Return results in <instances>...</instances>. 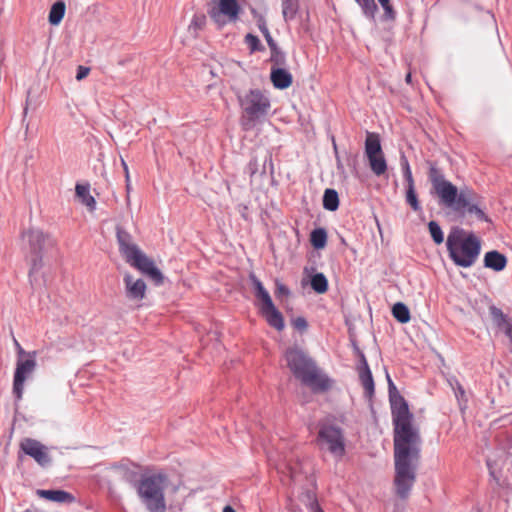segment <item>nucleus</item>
Segmentation results:
<instances>
[{
  "mask_svg": "<svg viewBox=\"0 0 512 512\" xmlns=\"http://www.w3.org/2000/svg\"><path fill=\"white\" fill-rule=\"evenodd\" d=\"M75 193L78 201L86 207L89 212L96 210V200L90 192V187L85 184H77L75 187Z\"/></svg>",
  "mask_w": 512,
  "mask_h": 512,
  "instance_id": "nucleus-21",
  "label": "nucleus"
},
{
  "mask_svg": "<svg viewBox=\"0 0 512 512\" xmlns=\"http://www.w3.org/2000/svg\"><path fill=\"white\" fill-rule=\"evenodd\" d=\"M304 273L305 278L316 293L323 294L328 290V280L323 273L310 274L308 269H305Z\"/></svg>",
  "mask_w": 512,
  "mask_h": 512,
  "instance_id": "nucleus-22",
  "label": "nucleus"
},
{
  "mask_svg": "<svg viewBox=\"0 0 512 512\" xmlns=\"http://www.w3.org/2000/svg\"><path fill=\"white\" fill-rule=\"evenodd\" d=\"M296 11V0H282V14L286 20L293 18L296 14Z\"/></svg>",
  "mask_w": 512,
  "mask_h": 512,
  "instance_id": "nucleus-29",
  "label": "nucleus"
},
{
  "mask_svg": "<svg viewBox=\"0 0 512 512\" xmlns=\"http://www.w3.org/2000/svg\"><path fill=\"white\" fill-rule=\"evenodd\" d=\"M475 194L467 187L460 188L459 204L457 210L463 209L466 213L475 216L477 219H485L483 210L476 203Z\"/></svg>",
  "mask_w": 512,
  "mask_h": 512,
  "instance_id": "nucleus-16",
  "label": "nucleus"
},
{
  "mask_svg": "<svg viewBox=\"0 0 512 512\" xmlns=\"http://www.w3.org/2000/svg\"><path fill=\"white\" fill-rule=\"evenodd\" d=\"M240 105L246 121L254 122L265 117L270 108V99L259 89H251L240 97Z\"/></svg>",
  "mask_w": 512,
  "mask_h": 512,
  "instance_id": "nucleus-6",
  "label": "nucleus"
},
{
  "mask_svg": "<svg viewBox=\"0 0 512 512\" xmlns=\"http://www.w3.org/2000/svg\"><path fill=\"white\" fill-rule=\"evenodd\" d=\"M257 23H258V27H259V29H260V30L262 31V33L264 34V36H265V38H266L267 42L269 43V45H271V46H272L273 41H272V38H271V36H270V34H269V31H268V29H267V27H266V23H265V21H264V19H263V17H262V16H259V17H258V19H257Z\"/></svg>",
  "mask_w": 512,
  "mask_h": 512,
  "instance_id": "nucleus-37",
  "label": "nucleus"
},
{
  "mask_svg": "<svg viewBox=\"0 0 512 512\" xmlns=\"http://www.w3.org/2000/svg\"><path fill=\"white\" fill-rule=\"evenodd\" d=\"M14 342L17 347L18 358H26L27 356H35V352L27 353L24 351V349L20 346V344L16 340H14Z\"/></svg>",
  "mask_w": 512,
  "mask_h": 512,
  "instance_id": "nucleus-44",
  "label": "nucleus"
},
{
  "mask_svg": "<svg viewBox=\"0 0 512 512\" xmlns=\"http://www.w3.org/2000/svg\"><path fill=\"white\" fill-rule=\"evenodd\" d=\"M223 512H236L231 506H225Z\"/></svg>",
  "mask_w": 512,
  "mask_h": 512,
  "instance_id": "nucleus-50",
  "label": "nucleus"
},
{
  "mask_svg": "<svg viewBox=\"0 0 512 512\" xmlns=\"http://www.w3.org/2000/svg\"><path fill=\"white\" fill-rule=\"evenodd\" d=\"M117 239L120 253L128 264L147 275L157 285L163 283L164 277L161 271L122 227H117Z\"/></svg>",
  "mask_w": 512,
  "mask_h": 512,
  "instance_id": "nucleus-3",
  "label": "nucleus"
},
{
  "mask_svg": "<svg viewBox=\"0 0 512 512\" xmlns=\"http://www.w3.org/2000/svg\"><path fill=\"white\" fill-rule=\"evenodd\" d=\"M28 278L31 287L35 291H42L51 282L52 266L48 257L27 258Z\"/></svg>",
  "mask_w": 512,
  "mask_h": 512,
  "instance_id": "nucleus-7",
  "label": "nucleus"
},
{
  "mask_svg": "<svg viewBox=\"0 0 512 512\" xmlns=\"http://www.w3.org/2000/svg\"><path fill=\"white\" fill-rule=\"evenodd\" d=\"M319 445L335 457H342L345 452L342 432L332 425H323L318 434Z\"/></svg>",
  "mask_w": 512,
  "mask_h": 512,
  "instance_id": "nucleus-11",
  "label": "nucleus"
},
{
  "mask_svg": "<svg viewBox=\"0 0 512 512\" xmlns=\"http://www.w3.org/2000/svg\"><path fill=\"white\" fill-rule=\"evenodd\" d=\"M166 485L167 478L163 474L145 477L138 483V497L149 512H165L164 490Z\"/></svg>",
  "mask_w": 512,
  "mask_h": 512,
  "instance_id": "nucleus-5",
  "label": "nucleus"
},
{
  "mask_svg": "<svg viewBox=\"0 0 512 512\" xmlns=\"http://www.w3.org/2000/svg\"><path fill=\"white\" fill-rule=\"evenodd\" d=\"M121 165L123 167V171L125 174L126 189H127V191H129L131 188L129 168L124 159H121Z\"/></svg>",
  "mask_w": 512,
  "mask_h": 512,
  "instance_id": "nucleus-42",
  "label": "nucleus"
},
{
  "mask_svg": "<svg viewBox=\"0 0 512 512\" xmlns=\"http://www.w3.org/2000/svg\"><path fill=\"white\" fill-rule=\"evenodd\" d=\"M251 280L255 297L262 315L272 320H281V315L275 307L269 292L257 278L252 277Z\"/></svg>",
  "mask_w": 512,
  "mask_h": 512,
  "instance_id": "nucleus-14",
  "label": "nucleus"
},
{
  "mask_svg": "<svg viewBox=\"0 0 512 512\" xmlns=\"http://www.w3.org/2000/svg\"><path fill=\"white\" fill-rule=\"evenodd\" d=\"M36 367V356H27L26 358H17L16 369L13 381V393L19 400L22 398L24 383L32 375Z\"/></svg>",
  "mask_w": 512,
  "mask_h": 512,
  "instance_id": "nucleus-13",
  "label": "nucleus"
},
{
  "mask_svg": "<svg viewBox=\"0 0 512 512\" xmlns=\"http://www.w3.org/2000/svg\"><path fill=\"white\" fill-rule=\"evenodd\" d=\"M66 6L62 1L54 3L49 12V23L57 26L61 23L65 15Z\"/></svg>",
  "mask_w": 512,
  "mask_h": 512,
  "instance_id": "nucleus-25",
  "label": "nucleus"
},
{
  "mask_svg": "<svg viewBox=\"0 0 512 512\" xmlns=\"http://www.w3.org/2000/svg\"><path fill=\"white\" fill-rule=\"evenodd\" d=\"M492 316L495 319H499V318L503 317V314H502V312L499 309L493 308L492 309Z\"/></svg>",
  "mask_w": 512,
  "mask_h": 512,
  "instance_id": "nucleus-48",
  "label": "nucleus"
},
{
  "mask_svg": "<svg viewBox=\"0 0 512 512\" xmlns=\"http://www.w3.org/2000/svg\"><path fill=\"white\" fill-rule=\"evenodd\" d=\"M392 314L396 318V320H409L410 319V312L408 307L399 302L396 303L392 308Z\"/></svg>",
  "mask_w": 512,
  "mask_h": 512,
  "instance_id": "nucleus-28",
  "label": "nucleus"
},
{
  "mask_svg": "<svg viewBox=\"0 0 512 512\" xmlns=\"http://www.w3.org/2000/svg\"><path fill=\"white\" fill-rule=\"evenodd\" d=\"M301 502L308 508V510L311 509L313 504H318L315 494L312 491H307L303 493L300 497Z\"/></svg>",
  "mask_w": 512,
  "mask_h": 512,
  "instance_id": "nucleus-33",
  "label": "nucleus"
},
{
  "mask_svg": "<svg viewBox=\"0 0 512 512\" xmlns=\"http://www.w3.org/2000/svg\"><path fill=\"white\" fill-rule=\"evenodd\" d=\"M270 80L274 88L284 90L292 85L293 77L290 72L282 68H273L270 73Z\"/></svg>",
  "mask_w": 512,
  "mask_h": 512,
  "instance_id": "nucleus-20",
  "label": "nucleus"
},
{
  "mask_svg": "<svg viewBox=\"0 0 512 512\" xmlns=\"http://www.w3.org/2000/svg\"><path fill=\"white\" fill-rule=\"evenodd\" d=\"M23 240L28 245V257H48L46 252L53 246L51 236L40 228L32 227L23 233Z\"/></svg>",
  "mask_w": 512,
  "mask_h": 512,
  "instance_id": "nucleus-9",
  "label": "nucleus"
},
{
  "mask_svg": "<svg viewBox=\"0 0 512 512\" xmlns=\"http://www.w3.org/2000/svg\"><path fill=\"white\" fill-rule=\"evenodd\" d=\"M285 360L293 374L313 391L324 392L333 387L334 381L320 370L302 350L288 349L285 353Z\"/></svg>",
  "mask_w": 512,
  "mask_h": 512,
  "instance_id": "nucleus-2",
  "label": "nucleus"
},
{
  "mask_svg": "<svg viewBox=\"0 0 512 512\" xmlns=\"http://www.w3.org/2000/svg\"><path fill=\"white\" fill-rule=\"evenodd\" d=\"M327 234L324 229H316L311 233V243L316 249H323L326 246Z\"/></svg>",
  "mask_w": 512,
  "mask_h": 512,
  "instance_id": "nucleus-27",
  "label": "nucleus"
},
{
  "mask_svg": "<svg viewBox=\"0 0 512 512\" xmlns=\"http://www.w3.org/2000/svg\"><path fill=\"white\" fill-rule=\"evenodd\" d=\"M90 72V69L87 67L79 66L76 74V79L78 81L86 78Z\"/></svg>",
  "mask_w": 512,
  "mask_h": 512,
  "instance_id": "nucleus-43",
  "label": "nucleus"
},
{
  "mask_svg": "<svg viewBox=\"0 0 512 512\" xmlns=\"http://www.w3.org/2000/svg\"><path fill=\"white\" fill-rule=\"evenodd\" d=\"M309 512H324L319 504H313Z\"/></svg>",
  "mask_w": 512,
  "mask_h": 512,
  "instance_id": "nucleus-49",
  "label": "nucleus"
},
{
  "mask_svg": "<svg viewBox=\"0 0 512 512\" xmlns=\"http://www.w3.org/2000/svg\"><path fill=\"white\" fill-rule=\"evenodd\" d=\"M484 264L487 268H490L494 271H502L506 267L507 259L501 253L497 251H491L485 254Z\"/></svg>",
  "mask_w": 512,
  "mask_h": 512,
  "instance_id": "nucleus-23",
  "label": "nucleus"
},
{
  "mask_svg": "<svg viewBox=\"0 0 512 512\" xmlns=\"http://www.w3.org/2000/svg\"><path fill=\"white\" fill-rule=\"evenodd\" d=\"M291 512H296L295 510L291 509Z\"/></svg>",
  "mask_w": 512,
  "mask_h": 512,
  "instance_id": "nucleus-53",
  "label": "nucleus"
},
{
  "mask_svg": "<svg viewBox=\"0 0 512 512\" xmlns=\"http://www.w3.org/2000/svg\"><path fill=\"white\" fill-rule=\"evenodd\" d=\"M124 284L126 296L133 301H140L145 297L146 284L140 279L131 274L124 275Z\"/></svg>",
  "mask_w": 512,
  "mask_h": 512,
  "instance_id": "nucleus-18",
  "label": "nucleus"
},
{
  "mask_svg": "<svg viewBox=\"0 0 512 512\" xmlns=\"http://www.w3.org/2000/svg\"><path fill=\"white\" fill-rule=\"evenodd\" d=\"M446 245L453 262L464 268L472 266L480 253L479 239L459 227L451 229Z\"/></svg>",
  "mask_w": 512,
  "mask_h": 512,
  "instance_id": "nucleus-4",
  "label": "nucleus"
},
{
  "mask_svg": "<svg viewBox=\"0 0 512 512\" xmlns=\"http://www.w3.org/2000/svg\"><path fill=\"white\" fill-rule=\"evenodd\" d=\"M458 390H459V393H460L461 395H464V390L462 389V387H461V386H459V387H458Z\"/></svg>",
  "mask_w": 512,
  "mask_h": 512,
  "instance_id": "nucleus-52",
  "label": "nucleus"
},
{
  "mask_svg": "<svg viewBox=\"0 0 512 512\" xmlns=\"http://www.w3.org/2000/svg\"><path fill=\"white\" fill-rule=\"evenodd\" d=\"M223 69L228 74H233L236 72L238 68H241V64L239 62H236L234 60H225L222 64Z\"/></svg>",
  "mask_w": 512,
  "mask_h": 512,
  "instance_id": "nucleus-36",
  "label": "nucleus"
},
{
  "mask_svg": "<svg viewBox=\"0 0 512 512\" xmlns=\"http://www.w3.org/2000/svg\"><path fill=\"white\" fill-rule=\"evenodd\" d=\"M430 179L432 190L439 197L440 202L456 209L459 204L460 189L435 171L431 172Z\"/></svg>",
  "mask_w": 512,
  "mask_h": 512,
  "instance_id": "nucleus-10",
  "label": "nucleus"
},
{
  "mask_svg": "<svg viewBox=\"0 0 512 512\" xmlns=\"http://www.w3.org/2000/svg\"><path fill=\"white\" fill-rule=\"evenodd\" d=\"M276 468L278 469V471L282 474H289L290 478L292 480H295L296 479V473H295V470L294 468H291L289 466H286V465H277Z\"/></svg>",
  "mask_w": 512,
  "mask_h": 512,
  "instance_id": "nucleus-40",
  "label": "nucleus"
},
{
  "mask_svg": "<svg viewBox=\"0 0 512 512\" xmlns=\"http://www.w3.org/2000/svg\"><path fill=\"white\" fill-rule=\"evenodd\" d=\"M387 379L389 383L393 422L395 425L394 485L397 495L401 498H406L415 482L421 440L418 429L413 424V416L409 412L407 403L397 394L396 387L388 374Z\"/></svg>",
  "mask_w": 512,
  "mask_h": 512,
  "instance_id": "nucleus-1",
  "label": "nucleus"
},
{
  "mask_svg": "<svg viewBox=\"0 0 512 512\" xmlns=\"http://www.w3.org/2000/svg\"><path fill=\"white\" fill-rule=\"evenodd\" d=\"M293 329L299 333H303L307 328V322H292Z\"/></svg>",
  "mask_w": 512,
  "mask_h": 512,
  "instance_id": "nucleus-46",
  "label": "nucleus"
},
{
  "mask_svg": "<svg viewBox=\"0 0 512 512\" xmlns=\"http://www.w3.org/2000/svg\"><path fill=\"white\" fill-rule=\"evenodd\" d=\"M362 8L366 15L373 16L377 7L374 0H355Z\"/></svg>",
  "mask_w": 512,
  "mask_h": 512,
  "instance_id": "nucleus-32",
  "label": "nucleus"
},
{
  "mask_svg": "<svg viewBox=\"0 0 512 512\" xmlns=\"http://www.w3.org/2000/svg\"><path fill=\"white\" fill-rule=\"evenodd\" d=\"M206 17L203 14H195L185 27H178L175 30L176 36L182 43H187L197 38L199 31L203 29Z\"/></svg>",
  "mask_w": 512,
  "mask_h": 512,
  "instance_id": "nucleus-15",
  "label": "nucleus"
},
{
  "mask_svg": "<svg viewBox=\"0 0 512 512\" xmlns=\"http://www.w3.org/2000/svg\"><path fill=\"white\" fill-rule=\"evenodd\" d=\"M428 228H429L430 235L433 238L434 242L436 244L443 243L444 236H443V232H442V229L440 228V226L436 222L431 221L428 224Z\"/></svg>",
  "mask_w": 512,
  "mask_h": 512,
  "instance_id": "nucleus-30",
  "label": "nucleus"
},
{
  "mask_svg": "<svg viewBox=\"0 0 512 512\" xmlns=\"http://www.w3.org/2000/svg\"><path fill=\"white\" fill-rule=\"evenodd\" d=\"M365 154L368 158L371 170L376 175H382L387 169V164L382 152L380 140L374 133H368L365 141Z\"/></svg>",
  "mask_w": 512,
  "mask_h": 512,
  "instance_id": "nucleus-12",
  "label": "nucleus"
},
{
  "mask_svg": "<svg viewBox=\"0 0 512 512\" xmlns=\"http://www.w3.org/2000/svg\"><path fill=\"white\" fill-rule=\"evenodd\" d=\"M406 200L413 208V210L418 211L420 209V205L416 196V192L413 185H407L406 191Z\"/></svg>",
  "mask_w": 512,
  "mask_h": 512,
  "instance_id": "nucleus-31",
  "label": "nucleus"
},
{
  "mask_svg": "<svg viewBox=\"0 0 512 512\" xmlns=\"http://www.w3.org/2000/svg\"><path fill=\"white\" fill-rule=\"evenodd\" d=\"M277 331H282L285 327V322H270Z\"/></svg>",
  "mask_w": 512,
  "mask_h": 512,
  "instance_id": "nucleus-47",
  "label": "nucleus"
},
{
  "mask_svg": "<svg viewBox=\"0 0 512 512\" xmlns=\"http://www.w3.org/2000/svg\"><path fill=\"white\" fill-rule=\"evenodd\" d=\"M113 469L117 474L122 475L123 477L130 480V471L125 465H116L113 467Z\"/></svg>",
  "mask_w": 512,
  "mask_h": 512,
  "instance_id": "nucleus-41",
  "label": "nucleus"
},
{
  "mask_svg": "<svg viewBox=\"0 0 512 512\" xmlns=\"http://www.w3.org/2000/svg\"><path fill=\"white\" fill-rule=\"evenodd\" d=\"M241 10L238 0H211L208 14L218 26L222 27L236 22Z\"/></svg>",
  "mask_w": 512,
  "mask_h": 512,
  "instance_id": "nucleus-8",
  "label": "nucleus"
},
{
  "mask_svg": "<svg viewBox=\"0 0 512 512\" xmlns=\"http://www.w3.org/2000/svg\"><path fill=\"white\" fill-rule=\"evenodd\" d=\"M402 168H403L404 176H405L406 181H407V185H413L414 184V180H413V177H412L410 166H409L408 161L405 158H403V160H402Z\"/></svg>",
  "mask_w": 512,
  "mask_h": 512,
  "instance_id": "nucleus-38",
  "label": "nucleus"
},
{
  "mask_svg": "<svg viewBox=\"0 0 512 512\" xmlns=\"http://www.w3.org/2000/svg\"><path fill=\"white\" fill-rule=\"evenodd\" d=\"M275 294L278 298L284 299L290 296L289 289L279 280L275 281Z\"/></svg>",
  "mask_w": 512,
  "mask_h": 512,
  "instance_id": "nucleus-34",
  "label": "nucleus"
},
{
  "mask_svg": "<svg viewBox=\"0 0 512 512\" xmlns=\"http://www.w3.org/2000/svg\"><path fill=\"white\" fill-rule=\"evenodd\" d=\"M498 328L503 332L512 344V323L511 322H499Z\"/></svg>",
  "mask_w": 512,
  "mask_h": 512,
  "instance_id": "nucleus-39",
  "label": "nucleus"
},
{
  "mask_svg": "<svg viewBox=\"0 0 512 512\" xmlns=\"http://www.w3.org/2000/svg\"><path fill=\"white\" fill-rule=\"evenodd\" d=\"M339 204L338 194L332 189H327L323 197V205L327 210L334 211Z\"/></svg>",
  "mask_w": 512,
  "mask_h": 512,
  "instance_id": "nucleus-26",
  "label": "nucleus"
},
{
  "mask_svg": "<svg viewBox=\"0 0 512 512\" xmlns=\"http://www.w3.org/2000/svg\"><path fill=\"white\" fill-rule=\"evenodd\" d=\"M410 81H411V74H410V73H408V74L406 75V82H407V83H410Z\"/></svg>",
  "mask_w": 512,
  "mask_h": 512,
  "instance_id": "nucleus-51",
  "label": "nucleus"
},
{
  "mask_svg": "<svg viewBox=\"0 0 512 512\" xmlns=\"http://www.w3.org/2000/svg\"><path fill=\"white\" fill-rule=\"evenodd\" d=\"M20 447L25 454L34 458L40 465L44 466L50 462L47 448L40 442L34 439L25 438L21 441Z\"/></svg>",
  "mask_w": 512,
  "mask_h": 512,
  "instance_id": "nucleus-17",
  "label": "nucleus"
},
{
  "mask_svg": "<svg viewBox=\"0 0 512 512\" xmlns=\"http://www.w3.org/2000/svg\"><path fill=\"white\" fill-rule=\"evenodd\" d=\"M245 43L249 46L250 51L254 52L260 49L259 39L253 34H247L245 36Z\"/></svg>",
  "mask_w": 512,
  "mask_h": 512,
  "instance_id": "nucleus-35",
  "label": "nucleus"
},
{
  "mask_svg": "<svg viewBox=\"0 0 512 512\" xmlns=\"http://www.w3.org/2000/svg\"><path fill=\"white\" fill-rule=\"evenodd\" d=\"M357 352L360 358V363L358 366L359 378L361 380L363 388L365 389L366 394L368 396H372L374 393V381L370 368L368 366L364 354L359 350Z\"/></svg>",
  "mask_w": 512,
  "mask_h": 512,
  "instance_id": "nucleus-19",
  "label": "nucleus"
},
{
  "mask_svg": "<svg viewBox=\"0 0 512 512\" xmlns=\"http://www.w3.org/2000/svg\"><path fill=\"white\" fill-rule=\"evenodd\" d=\"M378 1L381 4V6L383 7V9L385 10L386 14L388 16H392L393 11H392V7L389 3V0H378Z\"/></svg>",
  "mask_w": 512,
  "mask_h": 512,
  "instance_id": "nucleus-45",
  "label": "nucleus"
},
{
  "mask_svg": "<svg viewBox=\"0 0 512 512\" xmlns=\"http://www.w3.org/2000/svg\"><path fill=\"white\" fill-rule=\"evenodd\" d=\"M38 494L47 500L64 503L73 501V496L62 490H39Z\"/></svg>",
  "mask_w": 512,
  "mask_h": 512,
  "instance_id": "nucleus-24",
  "label": "nucleus"
}]
</instances>
